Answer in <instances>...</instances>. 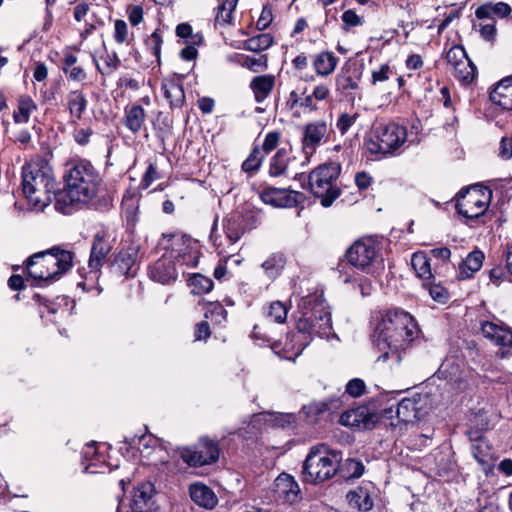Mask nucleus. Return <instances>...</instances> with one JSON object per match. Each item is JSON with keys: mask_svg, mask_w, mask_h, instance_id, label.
Wrapping results in <instances>:
<instances>
[{"mask_svg": "<svg viewBox=\"0 0 512 512\" xmlns=\"http://www.w3.org/2000/svg\"><path fill=\"white\" fill-rule=\"evenodd\" d=\"M299 308L302 316L297 320L298 334L287 335L283 351L279 344L271 345L272 350L281 358L295 361L309 344L312 336L325 337L332 328L331 313L321 295L313 294L302 298Z\"/></svg>", "mask_w": 512, "mask_h": 512, "instance_id": "nucleus-1", "label": "nucleus"}, {"mask_svg": "<svg viewBox=\"0 0 512 512\" xmlns=\"http://www.w3.org/2000/svg\"><path fill=\"white\" fill-rule=\"evenodd\" d=\"M102 187V176L91 162H73L65 171L63 189L55 194V209L70 215L91 203Z\"/></svg>", "mask_w": 512, "mask_h": 512, "instance_id": "nucleus-2", "label": "nucleus"}, {"mask_svg": "<svg viewBox=\"0 0 512 512\" xmlns=\"http://www.w3.org/2000/svg\"><path fill=\"white\" fill-rule=\"evenodd\" d=\"M418 333L417 323L408 312L397 308L387 311L373 335L375 346L382 352L377 361L392 359L394 364H400L401 352L409 347Z\"/></svg>", "mask_w": 512, "mask_h": 512, "instance_id": "nucleus-3", "label": "nucleus"}, {"mask_svg": "<svg viewBox=\"0 0 512 512\" xmlns=\"http://www.w3.org/2000/svg\"><path fill=\"white\" fill-rule=\"evenodd\" d=\"M56 180L52 167L40 157L31 159L22 168V191L31 208L43 211L55 199Z\"/></svg>", "mask_w": 512, "mask_h": 512, "instance_id": "nucleus-4", "label": "nucleus"}, {"mask_svg": "<svg viewBox=\"0 0 512 512\" xmlns=\"http://www.w3.org/2000/svg\"><path fill=\"white\" fill-rule=\"evenodd\" d=\"M341 459L340 452L329 450L325 444L311 447L303 464V480L318 484L331 479L338 471Z\"/></svg>", "mask_w": 512, "mask_h": 512, "instance_id": "nucleus-5", "label": "nucleus"}, {"mask_svg": "<svg viewBox=\"0 0 512 512\" xmlns=\"http://www.w3.org/2000/svg\"><path fill=\"white\" fill-rule=\"evenodd\" d=\"M73 253L52 249L49 253H38L28 259L27 270L35 280L47 281L57 278L72 267Z\"/></svg>", "mask_w": 512, "mask_h": 512, "instance_id": "nucleus-6", "label": "nucleus"}, {"mask_svg": "<svg viewBox=\"0 0 512 512\" xmlns=\"http://www.w3.org/2000/svg\"><path fill=\"white\" fill-rule=\"evenodd\" d=\"M341 173V165L328 162L313 169L308 177L310 192L318 199L323 207H330L341 195L337 180Z\"/></svg>", "mask_w": 512, "mask_h": 512, "instance_id": "nucleus-7", "label": "nucleus"}, {"mask_svg": "<svg viewBox=\"0 0 512 512\" xmlns=\"http://www.w3.org/2000/svg\"><path fill=\"white\" fill-rule=\"evenodd\" d=\"M365 145L371 154H389L404 144L419 143L418 130H372Z\"/></svg>", "mask_w": 512, "mask_h": 512, "instance_id": "nucleus-8", "label": "nucleus"}, {"mask_svg": "<svg viewBox=\"0 0 512 512\" xmlns=\"http://www.w3.org/2000/svg\"><path fill=\"white\" fill-rule=\"evenodd\" d=\"M491 190L473 186L459 192L456 210L468 220L477 219L488 209Z\"/></svg>", "mask_w": 512, "mask_h": 512, "instance_id": "nucleus-9", "label": "nucleus"}, {"mask_svg": "<svg viewBox=\"0 0 512 512\" xmlns=\"http://www.w3.org/2000/svg\"><path fill=\"white\" fill-rule=\"evenodd\" d=\"M159 246L170 254L179 265L195 266L197 251L195 242L188 236L175 233L163 234Z\"/></svg>", "mask_w": 512, "mask_h": 512, "instance_id": "nucleus-10", "label": "nucleus"}, {"mask_svg": "<svg viewBox=\"0 0 512 512\" xmlns=\"http://www.w3.org/2000/svg\"><path fill=\"white\" fill-rule=\"evenodd\" d=\"M219 454L220 450L215 441L209 438H202L197 446L184 448L181 451V458L190 466L200 467L216 462Z\"/></svg>", "mask_w": 512, "mask_h": 512, "instance_id": "nucleus-11", "label": "nucleus"}, {"mask_svg": "<svg viewBox=\"0 0 512 512\" xmlns=\"http://www.w3.org/2000/svg\"><path fill=\"white\" fill-rule=\"evenodd\" d=\"M116 242L115 234L108 229L97 231L93 237L88 266L92 272H98L106 263L107 256Z\"/></svg>", "mask_w": 512, "mask_h": 512, "instance_id": "nucleus-12", "label": "nucleus"}, {"mask_svg": "<svg viewBox=\"0 0 512 512\" xmlns=\"http://www.w3.org/2000/svg\"><path fill=\"white\" fill-rule=\"evenodd\" d=\"M376 246L372 239H361L354 242L346 252L348 262L354 267L370 273L376 258Z\"/></svg>", "mask_w": 512, "mask_h": 512, "instance_id": "nucleus-13", "label": "nucleus"}, {"mask_svg": "<svg viewBox=\"0 0 512 512\" xmlns=\"http://www.w3.org/2000/svg\"><path fill=\"white\" fill-rule=\"evenodd\" d=\"M261 199L277 208H292L303 204L306 196L299 191L269 186L263 189Z\"/></svg>", "mask_w": 512, "mask_h": 512, "instance_id": "nucleus-14", "label": "nucleus"}, {"mask_svg": "<svg viewBox=\"0 0 512 512\" xmlns=\"http://www.w3.org/2000/svg\"><path fill=\"white\" fill-rule=\"evenodd\" d=\"M427 395L416 394L411 398L402 399L396 409L399 421L413 423L421 420L426 414Z\"/></svg>", "mask_w": 512, "mask_h": 512, "instance_id": "nucleus-15", "label": "nucleus"}, {"mask_svg": "<svg viewBox=\"0 0 512 512\" xmlns=\"http://www.w3.org/2000/svg\"><path fill=\"white\" fill-rule=\"evenodd\" d=\"M178 263L170 254H164L148 267L150 279L161 284H170L178 277Z\"/></svg>", "mask_w": 512, "mask_h": 512, "instance_id": "nucleus-16", "label": "nucleus"}, {"mask_svg": "<svg viewBox=\"0 0 512 512\" xmlns=\"http://www.w3.org/2000/svg\"><path fill=\"white\" fill-rule=\"evenodd\" d=\"M155 488L151 482L140 483L130 500L132 512H150L154 506Z\"/></svg>", "mask_w": 512, "mask_h": 512, "instance_id": "nucleus-17", "label": "nucleus"}, {"mask_svg": "<svg viewBox=\"0 0 512 512\" xmlns=\"http://www.w3.org/2000/svg\"><path fill=\"white\" fill-rule=\"evenodd\" d=\"M342 406V401L338 397H331L322 401H313L303 406L302 412L309 423H316L326 412H336Z\"/></svg>", "mask_w": 512, "mask_h": 512, "instance_id": "nucleus-18", "label": "nucleus"}, {"mask_svg": "<svg viewBox=\"0 0 512 512\" xmlns=\"http://www.w3.org/2000/svg\"><path fill=\"white\" fill-rule=\"evenodd\" d=\"M138 256V247L129 246L121 250L113 263L116 272L126 277H133L136 274V262Z\"/></svg>", "mask_w": 512, "mask_h": 512, "instance_id": "nucleus-19", "label": "nucleus"}, {"mask_svg": "<svg viewBox=\"0 0 512 512\" xmlns=\"http://www.w3.org/2000/svg\"><path fill=\"white\" fill-rule=\"evenodd\" d=\"M276 492L287 503H295L299 499L300 488L294 478L282 473L275 480Z\"/></svg>", "mask_w": 512, "mask_h": 512, "instance_id": "nucleus-20", "label": "nucleus"}, {"mask_svg": "<svg viewBox=\"0 0 512 512\" xmlns=\"http://www.w3.org/2000/svg\"><path fill=\"white\" fill-rule=\"evenodd\" d=\"M371 488L372 485L366 483L349 491L346 495L349 506L359 511H369L373 506V500L370 495Z\"/></svg>", "mask_w": 512, "mask_h": 512, "instance_id": "nucleus-21", "label": "nucleus"}, {"mask_svg": "<svg viewBox=\"0 0 512 512\" xmlns=\"http://www.w3.org/2000/svg\"><path fill=\"white\" fill-rule=\"evenodd\" d=\"M481 330L487 339L497 345L512 346V330L494 322L485 321L481 324Z\"/></svg>", "mask_w": 512, "mask_h": 512, "instance_id": "nucleus-22", "label": "nucleus"}, {"mask_svg": "<svg viewBox=\"0 0 512 512\" xmlns=\"http://www.w3.org/2000/svg\"><path fill=\"white\" fill-rule=\"evenodd\" d=\"M340 422L342 425L356 427L358 429H368L373 423L372 416L369 415L365 407H359L342 413Z\"/></svg>", "mask_w": 512, "mask_h": 512, "instance_id": "nucleus-23", "label": "nucleus"}, {"mask_svg": "<svg viewBox=\"0 0 512 512\" xmlns=\"http://www.w3.org/2000/svg\"><path fill=\"white\" fill-rule=\"evenodd\" d=\"M189 493L194 503L206 509H213L218 503L215 493L204 484H192L189 488Z\"/></svg>", "mask_w": 512, "mask_h": 512, "instance_id": "nucleus-24", "label": "nucleus"}, {"mask_svg": "<svg viewBox=\"0 0 512 512\" xmlns=\"http://www.w3.org/2000/svg\"><path fill=\"white\" fill-rule=\"evenodd\" d=\"M512 12V8L505 2H487L480 5L475 10V16L478 19H503L508 17Z\"/></svg>", "mask_w": 512, "mask_h": 512, "instance_id": "nucleus-25", "label": "nucleus"}, {"mask_svg": "<svg viewBox=\"0 0 512 512\" xmlns=\"http://www.w3.org/2000/svg\"><path fill=\"white\" fill-rule=\"evenodd\" d=\"M491 100L506 110H512V77L501 80L490 94Z\"/></svg>", "mask_w": 512, "mask_h": 512, "instance_id": "nucleus-26", "label": "nucleus"}, {"mask_svg": "<svg viewBox=\"0 0 512 512\" xmlns=\"http://www.w3.org/2000/svg\"><path fill=\"white\" fill-rule=\"evenodd\" d=\"M161 90L172 108H180L185 101V93L181 83L175 79H164Z\"/></svg>", "mask_w": 512, "mask_h": 512, "instance_id": "nucleus-27", "label": "nucleus"}, {"mask_svg": "<svg viewBox=\"0 0 512 512\" xmlns=\"http://www.w3.org/2000/svg\"><path fill=\"white\" fill-rule=\"evenodd\" d=\"M223 232L225 240L231 245H236L245 233L241 216L232 214L225 218L223 220Z\"/></svg>", "mask_w": 512, "mask_h": 512, "instance_id": "nucleus-28", "label": "nucleus"}, {"mask_svg": "<svg viewBox=\"0 0 512 512\" xmlns=\"http://www.w3.org/2000/svg\"><path fill=\"white\" fill-rule=\"evenodd\" d=\"M484 253L480 250L470 252L459 265L458 277L462 280L471 278L483 265Z\"/></svg>", "mask_w": 512, "mask_h": 512, "instance_id": "nucleus-29", "label": "nucleus"}, {"mask_svg": "<svg viewBox=\"0 0 512 512\" xmlns=\"http://www.w3.org/2000/svg\"><path fill=\"white\" fill-rule=\"evenodd\" d=\"M325 131L326 130H304L302 150L307 160L315 153L317 147L328 140L329 136H326Z\"/></svg>", "mask_w": 512, "mask_h": 512, "instance_id": "nucleus-30", "label": "nucleus"}, {"mask_svg": "<svg viewBox=\"0 0 512 512\" xmlns=\"http://www.w3.org/2000/svg\"><path fill=\"white\" fill-rule=\"evenodd\" d=\"M338 64V58L329 51H322L313 57V68L317 75L332 74Z\"/></svg>", "mask_w": 512, "mask_h": 512, "instance_id": "nucleus-31", "label": "nucleus"}, {"mask_svg": "<svg viewBox=\"0 0 512 512\" xmlns=\"http://www.w3.org/2000/svg\"><path fill=\"white\" fill-rule=\"evenodd\" d=\"M471 452L475 460L481 465L484 472H488L493 467V453L491 447L483 440H479L471 445Z\"/></svg>", "mask_w": 512, "mask_h": 512, "instance_id": "nucleus-32", "label": "nucleus"}, {"mask_svg": "<svg viewBox=\"0 0 512 512\" xmlns=\"http://www.w3.org/2000/svg\"><path fill=\"white\" fill-rule=\"evenodd\" d=\"M217 221H218V218L216 217L214 220V223L212 225V228H211L210 240L212 241L213 246H214L215 250L217 251L218 255L222 256L225 259H228L236 253V251L238 250V246H237V244L236 245L229 244V242H227L225 240V235L222 236V235L218 234Z\"/></svg>", "mask_w": 512, "mask_h": 512, "instance_id": "nucleus-33", "label": "nucleus"}, {"mask_svg": "<svg viewBox=\"0 0 512 512\" xmlns=\"http://www.w3.org/2000/svg\"><path fill=\"white\" fill-rule=\"evenodd\" d=\"M286 265V257L281 252L272 253L261 265L269 280L278 278Z\"/></svg>", "mask_w": 512, "mask_h": 512, "instance_id": "nucleus-34", "label": "nucleus"}, {"mask_svg": "<svg viewBox=\"0 0 512 512\" xmlns=\"http://www.w3.org/2000/svg\"><path fill=\"white\" fill-rule=\"evenodd\" d=\"M250 87L255 94L256 101L261 102L272 91L274 87V77L271 75L257 76L251 81Z\"/></svg>", "mask_w": 512, "mask_h": 512, "instance_id": "nucleus-35", "label": "nucleus"}, {"mask_svg": "<svg viewBox=\"0 0 512 512\" xmlns=\"http://www.w3.org/2000/svg\"><path fill=\"white\" fill-rule=\"evenodd\" d=\"M477 68L474 63L470 60H462L457 66L453 68V76L463 85L472 83L475 79Z\"/></svg>", "mask_w": 512, "mask_h": 512, "instance_id": "nucleus-36", "label": "nucleus"}, {"mask_svg": "<svg viewBox=\"0 0 512 512\" xmlns=\"http://www.w3.org/2000/svg\"><path fill=\"white\" fill-rule=\"evenodd\" d=\"M411 265L419 278L423 280L431 279L430 259L424 252L414 253L411 258Z\"/></svg>", "mask_w": 512, "mask_h": 512, "instance_id": "nucleus-37", "label": "nucleus"}, {"mask_svg": "<svg viewBox=\"0 0 512 512\" xmlns=\"http://www.w3.org/2000/svg\"><path fill=\"white\" fill-rule=\"evenodd\" d=\"M36 110V104L28 95L21 96L17 109L13 112V118L17 124L26 123L32 111Z\"/></svg>", "mask_w": 512, "mask_h": 512, "instance_id": "nucleus-38", "label": "nucleus"}, {"mask_svg": "<svg viewBox=\"0 0 512 512\" xmlns=\"http://www.w3.org/2000/svg\"><path fill=\"white\" fill-rule=\"evenodd\" d=\"M239 0H224L217 8L215 23L220 26L230 25L233 22V12Z\"/></svg>", "mask_w": 512, "mask_h": 512, "instance_id": "nucleus-39", "label": "nucleus"}, {"mask_svg": "<svg viewBox=\"0 0 512 512\" xmlns=\"http://www.w3.org/2000/svg\"><path fill=\"white\" fill-rule=\"evenodd\" d=\"M157 443V440L151 435H142V436H133V437H125L124 444L125 450L127 453L130 450L137 449L141 453L144 452L145 449L154 447Z\"/></svg>", "mask_w": 512, "mask_h": 512, "instance_id": "nucleus-40", "label": "nucleus"}, {"mask_svg": "<svg viewBox=\"0 0 512 512\" xmlns=\"http://www.w3.org/2000/svg\"><path fill=\"white\" fill-rule=\"evenodd\" d=\"M288 167V154L286 149H279L271 158L269 165V175L278 177L284 175Z\"/></svg>", "mask_w": 512, "mask_h": 512, "instance_id": "nucleus-41", "label": "nucleus"}, {"mask_svg": "<svg viewBox=\"0 0 512 512\" xmlns=\"http://www.w3.org/2000/svg\"><path fill=\"white\" fill-rule=\"evenodd\" d=\"M273 44V37L268 33H262L251 37L244 42V49L258 52L268 49Z\"/></svg>", "mask_w": 512, "mask_h": 512, "instance_id": "nucleus-42", "label": "nucleus"}, {"mask_svg": "<svg viewBox=\"0 0 512 512\" xmlns=\"http://www.w3.org/2000/svg\"><path fill=\"white\" fill-rule=\"evenodd\" d=\"M264 159V154L260 152L258 146H255L247 159L242 163V170L247 173L256 172Z\"/></svg>", "mask_w": 512, "mask_h": 512, "instance_id": "nucleus-43", "label": "nucleus"}, {"mask_svg": "<svg viewBox=\"0 0 512 512\" xmlns=\"http://www.w3.org/2000/svg\"><path fill=\"white\" fill-rule=\"evenodd\" d=\"M102 59L105 64L104 69H102L99 66L97 59L95 57H93V62L95 64L97 70L103 75L111 74L112 72L117 70L118 67L120 66V59L115 51H113L112 53H107L105 56L102 57Z\"/></svg>", "mask_w": 512, "mask_h": 512, "instance_id": "nucleus-44", "label": "nucleus"}, {"mask_svg": "<svg viewBox=\"0 0 512 512\" xmlns=\"http://www.w3.org/2000/svg\"><path fill=\"white\" fill-rule=\"evenodd\" d=\"M86 99L82 92L72 91L68 96L69 109L72 115L80 117L86 107Z\"/></svg>", "mask_w": 512, "mask_h": 512, "instance_id": "nucleus-45", "label": "nucleus"}, {"mask_svg": "<svg viewBox=\"0 0 512 512\" xmlns=\"http://www.w3.org/2000/svg\"><path fill=\"white\" fill-rule=\"evenodd\" d=\"M144 118V109L139 105H134L126 111V125L128 128H140Z\"/></svg>", "mask_w": 512, "mask_h": 512, "instance_id": "nucleus-46", "label": "nucleus"}, {"mask_svg": "<svg viewBox=\"0 0 512 512\" xmlns=\"http://www.w3.org/2000/svg\"><path fill=\"white\" fill-rule=\"evenodd\" d=\"M288 309L284 303L280 301L272 302L267 311V317L277 323L285 322L287 318Z\"/></svg>", "mask_w": 512, "mask_h": 512, "instance_id": "nucleus-47", "label": "nucleus"}, {"mask_svg": "<svg viewBox=\"0 0 512 512\" xmlns=\"http://www.w3.org/2000/svg\"><path fill=\"white\" fill-rule=\"evenodd\" d=\"M190 285L193 287L194 294L208 293L213 288V281L203 275L197 274L190 279Z\"/></svg>", "mask_w": 512, "mask_h": 512, "instance_id": "nucleus-48", "label": "nucleus"}, {"mask_svg": "<svg viewBox=\"0 0 512 512\" xmlns=\"http://www.w3.org/2000/svg\"><path fill=\"white\" fill-rule=\"evenodd\" d=\"M162 43H163V39H162V36L160 35L159 30H155L145 40V45H146L147 49H149L151 51V53L156 57L158 64H160Z\"/></svg>", "mask_w": 512, "mask_h": 512, "instance_id": "nucleus-49", "label": "nucleus"}, {"mask_svg": "<svg viewBox=\"0 0 512 512\" xmlns=\"http://www.w3.org/2000/svg\"><path fill=\"white\" fill-rule=\"evenodd\" d=\"M268 422L272 423V425L280 428H286L295 423V415L292 413H271L268 415Z\"/></svg>", "mask_w": 512, "mask_h": 512, "instance_id": "nucleus-50", "label": "nucleus"}, {"mask_svg": "<svg viewBox=\"0 0 512 512\" xmlns=\"http://www.w3.org/2000/svg\"><path fill=\"white\" fill-rule=\"evenodd\" d=\"M129 29L124 20L117 19L114 21L113 38L117 44L129 43Z\"/></svg>", "mask_w": 512, "mask_h": 512, "instance_id": "nucleus-51", "label": "nucleus"}, {"mask_svg": "<svg viewBox=\"0 0 512 512\" xmlns=\"http://www.w3.org/2000/svg\"><path fill=\"white\" fill-rule=\"evenodd\" d=\"M469 59L466 51L460 45L452 46L446 53V60L449 65L454 68L458 63L462 62V60Z\"/></svg>", "mask_w": 512, "mask_h": 512, "instance_id": "nucleus-52", "label": "nucleus"}, {"mask_svg": "<svg viewBox=\"0 0 512 512\" xmlns=\"http://www.w3.org/2000/svg\"><path fill=\"white\" fill-rule=\"evenodd\" d=\"M428 291L432 299L439 303H446L449 298L448 291L439 284L429 285Z\"/></svg>", "mask_w": 512, "mask_h": 512, "instance_id": "nucleus-53", "label": "nucleus"}, {"mask_svg": "<svg viewBox=\"0 0 512 512\" xmlns=\"http://www.w3.org/2000/svg\"><path fill=\"white\" fill-rule=\"evenodd\" d=\"M346 470L348 472V477L349 478H359L363 475L364 473V465L361 461L359 460H356V459H348L346 461Z\"/></svg>", "mask_w": 512, "mask_h": 512, "instance_id": "nucleus-54", "label": "nucleus"}, {"mask_svg": "<svg viewBox=\"0 0 512 512\" xmlns=\"http://www.w3.org/2000/svg\"><path fill=\"white\" fill-rule=\"evenodd\" d=\"M144 11L140 5H129L127 7V16L132 26H137L143 21Z\"/></svg>", "mask_w": 512, "mask_h": 512, "instance_id": "nucleus-55", "label": "nucleus"}, {"mask_svg": "<svg viewBox=\"0 0 512 512\" xmlns=\"http://www.w3.org/2000/svg\"><path fill=\"white\" fill-rule=\"evenodd\" d=\"M365 391V383L359 378L350 380L346 385V393L352 397H359Z\"/></svg>", "mask_w": 512, "mask_h": 512, "instance_id": "nucleus-56", "label": "nucleus"}, {"mask_svg": "<svg viewBox=\"0 0 512 512\" xmlns=\"http://www.w3.org/2000/svg\"><path fill=\"white\" fill-rule=\"evenodd\" d=\"M336 86L338 90L347 91L358 88V83L351 76L338 75L336 78Z\"/></svg>", "mask_w": 512, "mask_h": 512, "instance_id": "nucleus-57", "label": "nucleus"}, {"mask_svg": "<svg viewBox=\"0 0 512 512\" xmlns=\"http://www.w3.org/2000/svg\"><path fill=\"white\" fill-rule=\"evenodd\" d=\"M280 134L277 131H271L266 136L262 143V149L264 151V154L270 153L272 150H274L279 142Z\"/></svg>", "mask_w": 512, "mask_h": 512, "instance_id": "nucleus-58", "label": "nucleus"}, {"mask_svg": "<svg viewBox=\"0 0 512 512\" xmlns=\"http://www.w3.org/2000/svg\"><path fill=\"white\" fill-rule=\"evenodd\" d=\"M273 20L272 9L269 6H264L259 19L257 20L256 27L258 30H265Z\"/></svg>", "mask_w": 512, "mask_h": 512, "instance_id": "nucleus-59", "label": "nucleus"}, {"mask_svg": "<svg viewBox=\"0 0 512 512\" xmlns=\"http://www.w3.org/2000/svg\"><path fill=\"white\" fill-rule=\"evenodd\" d=\"M392 70L388 64H383L378 70L372 71V83L384 82L390 78Z\"/></svg>", "mask_w": 512, "mask_h": 512, "instance_id": "nucleus-60", "label": "nucleus"}, {"mask_svg": "<svg viewBox=\"0 0 512 512\" xmlns=\"http://www.w3.org/2000/svg\"><path fill=\"white\" fill-rule=\"evenodd\" d=\"M499 156L504 160H509L512 158V137H502L499 146Z\"/></svg>", "mask_w": 512, "mask_h": 512, "instance_id": "nucleus-61", "label": "nucleus"}, {"mask_svg": "<svg viewBox=\"0 0 512 512\" xmlns=\"http://www.w3.org/2000/svg\"><path fill=\"white\" fill-rule=\"evenodd\" d=\"M505 277L506 274L501 266H496L489 271V279L496 286H500Z\"/></svg>", "mask_w": 512, "mask_h": 512, "instance_id": "nucleus-62", "label": "nucleus"}, {"mask_svg": "<svg viewBox=\"0 0 512 512\" xmlns=\"http://www.w3.org/2000/svg\"><path fill=\"white\" fill-rule=\"evenodd\" d=\"M357 117V114H341L337 120V128H350L351 126L356 124Z\"/></svg>", "mask_w": 512, "mask_h": 512, "instance_id": "nucleus-63", "label": "nucleus"}, {"mask_svg": "<svg viewBox=\"0 0 512 512\" xmlns=\"http://www.w3.org/2000/svg\"><path fill=\"white\" fill-rule=\"evenodd\" d=\"M159 178L157 168L153 163H150L142 180V183L145 187L150 186V184Z\"/></svg>", "mask_w": 512, "mask_h": 512, "instance_id": "nucleus-64", "label": "nucleus"}]
</instances>
